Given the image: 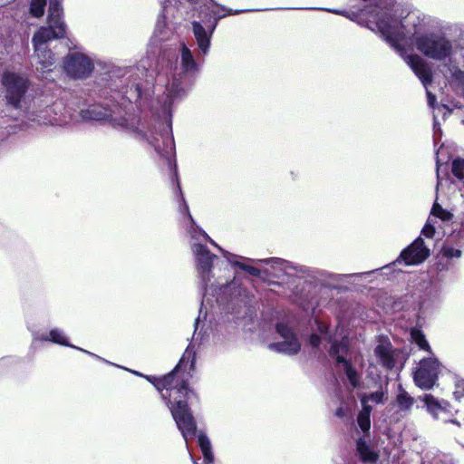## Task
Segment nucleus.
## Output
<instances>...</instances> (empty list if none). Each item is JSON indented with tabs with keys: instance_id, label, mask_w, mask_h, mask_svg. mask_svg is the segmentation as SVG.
Wrapping results in <instances>:
<instances>
[{
	"instance_id": "1",
	"label": "nucleus",
	"mask_w": 464,
	"mask_h": 464,
	"mask_svg": "<svg viewBox=\"0 0 464 464\" xmlns=\"http://www.w3.org/2000/svg\"><path fill=\"white\" fill-rule=\"evenodd\" d=\"M367 25L372 31L380 33L400 53L425 86L431 81L430 69L420 56L405 55L404 46L414 44L424 55L437 60L450 56L452 51L450 42L439 34L419 35L415 33L412 38L409 37L410 32L405 31L402 21L392 17L388 11L372 14Z\"/></svg>"
},
{
	"instance_id": "2",
	"label": "nucleus",
	"mask_w": 464,
	"mask_h": 464,
	"mask_svg": "<svg viewBox=\"0 0 464 464\" xmlns=\"http://www.w3.org/2000/svg\"><path fill=\"white\" fill-rule=\"evenodd\" d=\"M194 364L195 353L188 347L176 368L160 379L133 372L134 374L144 377L160 392L187 443L196 436L197 432L196 421L187 403L195 394L188 388L185 377V372L193 369Z\"/></svg>"
},
{
	"instance_id": "3",
	"label": "nucleus",
	"mask_w": 464,
	"mask_h": 464,
	"mask_svg": "<svg viewBox=\"0 0 464 464\" xmlns=\"http://www.w3.org/2000/svg\"><path fill=\"white\" fill-rule=\"evenodd\" d=\"M323 341L332 343L329 353L336 361L337 370L343 372L353 388H360V370L363 367V359L361 354L349 352L343 327L338 326L335 333L332 334L326 324L316 321V333L311 335L309 343L312 347L317 348Z\"/></svg>"
},
{
	"instance_id": "4",
	"label": "nucleus",
	"mask_w": 464,
	"mask_h": 464,
	"mask_svg": "<svg viewBox=\"0 0 464 464\" xmlns=\"http://www.w3.org/2000/svg\"><path fill=\"white\" fill-rule=\"evenodd\" d=\"M63 9L60 0H50L48 10L47 26H41L33 35L34 57L40 65V70L44 72L55 63L52 51L47 44L51 40L63 38L66 34V25L62 18Z\"/></svg>"
},
{
	"instance_id": "5",
	"label": "nucleus",
	"mask_w": 464,
	"mask_h": 464,
	"mask_svg": "<svg viewBox=\"0 0 464 464\" xmlns=\"http://www.w3.org/2000/svg\"><path fill=\"white\" fill-rule=\"evenodd\" d=\"M190 244L197 262L198 271L202 277V280L206 284L210 279V272L214 258V256L211 255L208 249V244H211L218 247V250L223 254L224 257L227 260V262L238 266L252 276H258L260 275L258 268L237 261V258L242 257L233 255L219 247L212 239L209 238L208 234H195L191 238Z\"/></svg>"
},
{
	"instance_id": "6",
	"label": "nucleus",
	"mask_w": 464,
	"mask_h": 464,
	"mask_svg": "<svg viewBox=\"0 0 464 464\" xmlns=\"http://www.w3.org/2000/svg\"><path fill=\"white\" fill-rule=\"evenodd\" d=\"M440 363L434 354L428 355L420 360L414 372V382L421 389H431L438 379Z\"/></svg>"
},
{
	"instance_id": "7",
	"label": "nucleus",
	"mask_w": 464,
	"mask_h": 464,
	"mask_svg": "<svg viewBox=\"0 0 464 464\" xmlns=\"http://www.w3.org/2000/svg\"><path fill=\"white\" fill-rule=\"evenodd\" d=\"M3 84L5 87L7 102L17 107L27 88L26 79L14 72H6L3 76Z\"/></svg>"
},
{
	"instance_id": "8",
	"label": "nucleus",
	"mask_w": 464,
	"mask_h": 464,
	"mask_svg": "<svg viewBox=\"0 0 464 464\" xmlns=\"http://www.w3.org/2000/svg\"><path fill=\"white\" fill-rule=\"evenodd\" d=\"M276 332L282 338V341L269 344V348L278 353L288 355L296 354L301 349V343L293 331L285 324L276 325Z\"/></svg>"
},
{
	"instance_id": "9",
	"label": "nucleus",
	"mask_w": 464,
	"mask_h": 464,
	"mask_svg": "<svg viewBox=\"0 0 464 464\" xmlns=\"http://www.w3.org/2000/svg\"><path fill=\"white\" fill-rule=\"evenodd\" d=\"M429 252L423 240L418 237L401 253L400 257L396 261L389 266H384L382 269H389L392 266L400 263L401 259L408 266L418 265L428 257Z\"/></svg>"
},
{
	"instance_id": "10",
	"label": "nucleus",
	"mask_w": 464,
	"mask_h": 464,
	"mask_svg": "<svg viewBox=\"0 0 464 464\" xmlns=\"http://www.w3.org/2000/svg\"><path fill=\"white\" fill-rule=\"evenodd\" d=\"M37 341H43V342H52V343H57V344H60V345H63V346H68V347H72L73 349H77L79 351H82L98 360H101L102 362H105L107 363H110L108 361L102 359V357H100L99 355L97 354H94L89 351H86L82 348H80V347H77V346H74L71 343H69L68 342V339H67V336L65 335V334L63 333V330L59 329V328H53L51 329L48 333H34L33 334V343H34L35 342Z\"/></svg>"
},
{
	"instance_id": "11",
	"label": "nucleus",
	"mask_w": 464,
	"mask_h": 464,
	"mask_svg": "<svg viewBox=\"0 0 464 464\" xmlns=\"http://www.w3.org/2000/svg\"><path fill=\"white\" fill-rule=\"evenodd\" d=\"M64 68L67 73L75 78L87 75L92 70V62L82 53H75L68 55Z\"/></svg>"
},
{
	"instance_id": "12",
	"label": "nucleus",
	"mask_w": 464,
	"mask_h": 464,
	"mask_svg": "<svg viewBox=\"0 0 464 464\" xmlns=\"http://www.w3.org/2000/svg\"><path fill=\"white\" fill-rule=\"evenodd\" d=\"M453 215L443 209L438 203H434L430 215L428 218V221L425 227L422 228L421 232H436L440 229H445L442 224H448L451 222Z\"/></svg>"
},
{
	"instance_id": "13",
	"label": "nucleus",
	"mask_w": 464,
	"mask_h": 464,
	"mask_svg": "<svg viewBox=\"0 0 464 464\" xmlns=\"http://www.w3.org/2000/svg\"><path fill=\"white\" fill-rule=\"evenodd\" d=\"M461 256V251L449 244L443 245L438 254L437 270L440 272L449 270L452 266V260Z\"/></svg>"
},
{
	"instance_id": "14",
	"label": "nucleus",
	"mask_w": 464,
	"mask_h": 464,
	"mask_svg": "<svg viewBox=\"0 0 464 464\" xmlns=\"http://www.w3.org/2000/svg\"><path fill=\"white\" fill-rule=\"evenodd\" d=\"M374 353L385 368L391 369L394 366L392 347L388 339H380Z\"/></svg>"
},
{
	"instance_id": "15",
	"label": "nucleus",
	"mask_w": 464,
	"mask_h": 464,
	"mask_svg": "<svg viewBox=\"0 0 464 464\" xmlns=\"http://www.w3.org/2000/svg\"><path fill=\"white\" fill-rule=\"evenodd\" d=\"M362 406H371L369 402L374 404H383L388 400L387 385L381 386L379 390L371 393H362L360 395Z\"/></svg>"
},
{
	"instance_id": "16",
	"label": "nucleus",
	"mask_w": 464,
	"mask_h": 464,
	"mask_svg": "<svg viewBox=\"0 0 464 464\" xmlns=\"http://www.w3.org/2000/svg\"><path fill=\"white\" fill-rule=\"evenodd\" d=\"M254 264H266L269 265L272 268L270 272L275 276H278L281 272L286 273L289 269V264L280 258H269V259H251Z\"/></svg>"
},
{
	"instance_id": "17",
	"label": "nucleus",
	"mask_w": 464,
	"mask_h": 464,
	"mask_svg": "<svg viewBox=\"0 0 464 464\" xmlns=\"http://www.w3.org/2000/svg\"><path fill=\"white\" fill-rule=\"evenodd\" d=\"M198 442L203 454L204 464H213L214 455L212 452V446L209 439L207 437L206 434L199 432L198 435ZM194 464L198 463L194 461Z\"/></svg>"
},
{
	"instance_id": "18",
	"label": "nucleus",
	"mask_w": 464,
	"mask_h": 464,
	"mask_svg": "<svg viewBox=\"0 0 464 464\" xmlns=\"http://www.w3.org/2000/svg\"><path fill=\"white\" fill-rule=\"evenodd\" d=\"M411 338L412 342L422 351L427 352L428 355L434 354L431 347L426 339L423 332L417 328H412L411 331Z\"/></svg>"
},
{
	"instance_id": "19",
	"label": "nucleus",
	"mask_w": 464,
	"mask_h": 464,
	"mask_svg": "<svg viewBox=\"0 0 464 464\" xmlns=\"http://www.w3.org/2000/svg\"><path fill=\"white\" fill-rule=\"evenodd\" d=\"M192 25L198 47L205 53L209 47V38L207 35L204 27L200 24L194 22Z\"/></svg>"
},
{
	"instance_id": "20",
	"label": "nucleus",
	"mask_w": 464,
	"mask_h": 464,
	"mask_svg": "<svg viewBox=\"0 0 464 464\" xmlns=\"http://www.w3.org/2000/svg\"><path fill=\"white\" fill-rule=\"evenodd\" d=\"M423 401L425 402V405L427 406L428 411L435 417L437 418L439 413L440 411H443L446 410L447 403L445 401H439L437 399H435L430 394H426L423 397Z\"/></svg>"
},
{
	"instance_id": "21",
	"label": "nucleus",
	"mask_w": 464,
	"mask_h": 464,
	"mask_svg": "<svg viewBox=\"0 0 464 464\" xmlns=\"http://www.w3.org/2000/svg\"><path fill=\"white\" fill-rule=\"evenodd\" d=\"M181 65L185 72H191L197 70V64L189 49L183 44L181 51Z\"/></svg>"
},
{
	"instance_id": "22",
	"label": "nucleus",
	"mask_w": 464,
	"mask_h": 464,
	"mask_svg": "<svg viewBox=\"0 0 464 464\" xmlns=\"http://www.w3.org/2000/svg\"><path fill=\"white\" fill-rule=\"evenodd\" d=\"M357 450L364 462H375L378 459V455L362 440L357 441Z\"/></svg>"
},
{
	"instance_id": "23",
	"label": "nucleus",
	"mask_w": 464,
	"mask_h": 464,
	"mask_svg": "<svg viewBox=\"0 0 464 464\" xmlns=\"http://www.w3.org/2000/svg\"><path fill=\"white\" fill-rule=\"evenodd\" d=\"M161 139L163 142V148H161V146L158 142V139H154L153 140H151V143L155 147L157 152L162 155L169 154L173 150V140L168 134L161 135Z\"/></svg>"
},
{
	"instance_id": "24",
	"label": "nucleus",
	"mask_w": 464,
	"mask_h": 464,
	"mask_svg": "<svg viewBox=\"0 0 464 464\" xmlns=\"http://www.w3.org/2000/svg\"><path fill=\"white\" fill-rule=\"evenodd\" d=\"M371 406H364L357 417V422L363 432H367L371 427Z\"/></svg>"
},
{
	"instance_id": "25",
	"label": "nucleus",
	"mask_w": 464,
	"mask_h": 464,
	"mask_svg": "<svg viewBox=\"0 0 464 464\" xmlns=\"http://www.w3.org/2000/svg\"><path fill=\"white\" fill-rule=\"evenodd\" d=\"M46 0H32L30 5V13L33 16L40 18L44 14Z\"/></svg>"
},
{
	"instance_id": "26",
	"label": "nucleus",
	"mask_w": 464,
	"mask_h": 464,
	"mask_svg": "<svg viewBox=\"0 0 464 464\" xmlns=\"http://www.w3.org/2000/svg\"><path fill=\"white\" fill-rule=\"evenodd\" d=\"M396 402L401 410H408L413 403V399L404 391H401L396 398Z\"/></svg>"
},
{
	"instance_id": "27",
	"label": "nucleus",
	"mask_w": 464,
	"mask_h": 464,
	"mask_svg": "<svg viewBox=\"0 0 464 464\" xmlns=\"http://www.w3.org/2000/svg\"><path fill=\"white\" fill-rule=\"evenodd\" d=\"M453 395L457 401H459L460 402L464 401V382L463 381L457 382Z\"/></svg>"
},
{
	"instance_id": "28",
	"label": "nucleus",
	"mask_w": 464,
	"mask_h": 464,
	"mask_svg": "<svg viewBox=\"0 0 464 464\" xmlns=\"http://www.w3.org/2000/svg\"><path fill=\"white\" fill-rule=\"evenodd\" d=\"M427 96H428V102H429L430 106H433L435 100H436L435 96L428 91H427Z\"/></svg>"
},
{
	"instance_id": "29",
	"label": "nucleus",
	"mask_w": 464,
	"mask_h": 464,
	"mask_svg": "<svg viewBox=\"0 0 464 464\" xmlns=\"http://www.w3.org/2000/svg\"><path fill=\"white\" fill-rule=\"evenodd\" d=\"M376 270H373V271H371V272H365V273H361V274H355L353 275L354 276H357V277H362V276H367L372 273H374Z\"/></svg>"
},
{
	"instance_id": "30",
	"label": "nucleus",
	"mask_w": 464,
	"mask_h": 464,
	"mask_svg": "<svg viewBox=\"0 0 464 464\" xmlns=\"http://www.w3.org/2000/svg\"><path fill=\"white\" fill-rule=\"evenodd\" d=\"M336 415L339 417H343L345 415V413H344L343 410L342 408H340L336 411Z\"/></svg>"
},
{
	"instance_id": "31",
	"label": "nucleus",
	"mask_w": 464,
	"mask_h": 464,
	"mask_svg": "<svg viewBox=\"0 0 464 464\" xmlns=\"http://www.w3.org/2000/svg\"><path fill=\"white\" fill-rule=\"evenodd\" d=\"M198 324H199V322H198V320H197L196 321V329H195V333H194V335H193L194 339H197L196 335H197V331L198 329Z\"/></svg>"
},
{
	"instance_id": "32",
	"label": "nucleus",
	"mask_w": 464,
	"mask_h": 464,
	"mask_svg": "<svg viewBox=\"0 0 464 464\" xmlns=\"http://www.w3.org/2000/svg\"><path fill=\"white\" fill-rule=\"evenodd\" d=\"M440 186H441V180L440 179V177L438 176V182H437V187H436L437 191L439 190Z\"/></svg>"
},
{
	"instance_id": "33",
	"label": "nucleus",
	"mask_w": 464,
	"mask_h": 464,
	"mask_svg": "<svg viewBox=\"0 0 464 464\" xmlns=\"http://www.w3.org/2000/svg\"><path fill=\"white\" fill-rule=\"evenodd\" d=\"M169 92H172V93H176V90L174 89V86H172L170 89H169Z\"/></svg>"
},
{
	"instance_id": "34",
	"label": "nucleus",
	"mask_w": 464,
	"mask_h": 464,
	"mask_svg": "<svg viewBox=\"0 0 464 464\" xmlns=\"http://www.w3.org/2000/svg\"><path fill=\"white\" fill-rule=\"evenodd\" d=\"M169 0H162V4L165 5L167 2H169Z\"/></svg>"
},
{
	"instance_id": "35",
	"label": "nucleus",
	"mask_w": 464,
	"mask_h": 464,
	"mask_svg": "<svg viewBox=\"0 0 464 464\" xmlns=\"http://www.w3.org/2000/svg\"><path fill=\"white\" fill-rule=\"evenodd\" d=\"M178 188L180 189L179 184H178ZM179 192L181 193V190H179Z\"/></svg>"
}]
</instances>
